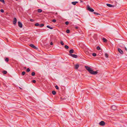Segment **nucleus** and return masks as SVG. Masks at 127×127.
I'll return each mask as SVG.
<instances>
[{
    "mask_svg": "<svg viewBox=\"0 0 127 127\" xmlns=\"http://www.w3.org/2000/svg\"><path fill=\"white\" fill-rule=\"evenodd\" d=\"M32 82L34 83H35L36 82V81L35 80H33L32 81Z\"/></svg>",
    "mask_w": 127,
    "mask_h": 127,
    "instance_id": "nucleus-38",
    "label": "nucleus"
},
{
    "mask_svg": "<svg viewBox=\"0 0 127 127\" xmlns=\"http://www.w3.org/2000/svg\"><path fill=\"white\" fill-rule=\"evenodd\" d=\"M30 21L31 22H32L34 21V20L33 19H30Z\"/></svg>",
    "mask_w": 127,
    "mask_h": 127,
    "instance_id": "nucleus-36",
    "label": "nucleus"
},
{
    "mask_svg": "<svg viewBox=\"0 0 127 127\" xmlns=\"http://www.w3.org/2000/svg\"><path fill=\"white\" fill-rule=\"evenodd\" d=\"M44 26V25L43 24H41L39 25V26L40 27H43Z\"/></svg>",
    "mask_w": 127,
    "mask_h": 127,
    "instance_id": "nucleus-19",
    "label": "nucleus"
},
{
    "mask_svg": "<svg viewBox=\"0 0 127 127\" xmlns=\"http://www.w3.org/2000/svg\"><path fill=\"white\" fill-rule=\"evenodd\" d=\"M25 73H25V71H23V72H22V74H21V75H24L25 74Z\"/></svg>",
    "mask_w": 127,
    "mask_h": 127,
    "instance_id": "nucleus-21",
    "label": "nucleus"
},
{
    "mask_svg": "<svg viewBox=\"0 0 127 127\" xmlns=\"http://www.w3.org/2000/svg\"><path fill=\"white\" fill-rule=\"evenodd\" d=\"M103 40L104 42H106L107 41V40L105 38H103L102 39Z\"/></svg>",
    "mask_w": 127,
    "mask_h": 127,
    "instance_id": "nucleus-14",
    "label": "nucleus"
},
{
    "mask_svg": "<svg viewBox=\"0 0 127 127\" xmlns=\"http://www.w3.org/2000/svg\"><path fill=\"white\" fill-rule=\"evenodd\" d=\"M96 49L97 50H99L100 49V47L99 46H98L97 47Z\"/></svg>",
    "mask_w": 127,
    "mask_h": 127,
    "instance_id": "nucleus-31",
    "label": "nucleus"
},
{
    "mask_svg": "<svg viewBox=\"0 0 127 127\" xmlns=\"http://www.w3.org/2000/svg\"><path fill=\"white\" fill-rule=\"evenodd\" d=\"M0 11L2 13H3L4 12V10L2 9H1V10H0Z\"/></svg>",
    "mask_w": 127,
    "mask_h": 127,
    "instance_id": "nucleus-37",
    "label": "nucleus"
},
{
    "mask_svg": "<svg viewBox=\"0 0 127 127\" xmlns=\"http://www.w3.org/2000/svg\"><path fill=\"white\" fill-rule=\"evenodd\" d=\"M56 20L55 19H53L52 20V22L54 23H55L56 22Z\"/></svg>",
    "mask_w": 127,
    "mask_h": 127,
    "instance_id": "nucleus-35",
    "label": "nucleus"
},
{
    "mask_svg": "<svg viewBox=\"0 0 127 127\" xmlns=\"http://www.w3.org/2000/svg\"><path fill=\"white\" fill-rule=\"evenodd\" d=\"M50 45H53V43L52 42H51L50 43Z\"/></svg>",
    "mask_w": 127,
    "mask_h": 127,
    "instance_id": "nucleus-40",
    "label": "nucleus"
},
{
    "mask_svg": "<svg viewBox=\"0 0 127 127\" xmlns=\"http://www.w3.org/2000/svg\"><path fill=\"white\" fill-rule=\"evenodd\" d=\"M70 56H71L72 57L74 58H77V55L75 54H70L69 55Z\"/></svg>",
    "mask_w": 127,
    "mask_h": 127,
    "instance_id": "nucleus-3",
    "label": "nucleus"
},
{
    "mask_svg": "<svg viewBox=\"0 0 127 127\" xmlns=\"http://www.w3.org/2000/svg\"><path fill=\"white\" fill-rule=\"evenodd\" d=\"M69 22L68 21L66 22L65 23V24L66 25H68L69 24Z\"/></svg>",
    "mask_w": 127,
    "mask_h": 127,
    "instance_id": "nucleus-34",
    "label": "nucleus"
},
{
    "mask_svg": "<svg viewBox=\"0 0 127 127\" xmlns=\"http://www.w3.org/2000/svg\"><path fill=\"white\" fill-rule=\"evenodd\" d=\"M0 1L2 2L3 3L5 4V1L4 0H0Z\"/></svg>",
    "mask_w": 127,
    "mask_h": 127,
    "instance_id": "nucleus-23",
    "label": "nucleus"
},
{
    "mask_svg": "<svg viewBox=\"0 0 127 127\" xmlns=\"http://www.w3.org/2000/svg\"><path fill=\"white\" fill-rule=\"evenodd\" d=\"M117 108V107L115 106L114 105L112 106L111 107V109L114 110H116Z\"/></svg>",
    "mask_w": 127,
    "mask_h": 127,
    "instance_id": "nucleus-5",
    "label": "nucleus"
},
{
    "mask_svg": "<svg viewBox=\"0 0 127 127\" xmlns=\"http://www.w3.org/2000/svg\"><path fill=\"white\" fill-rule=\"evenodd\" d=\"M26 71L27 72H29L30 71V69L29 68H28L27 69Z\"/></svg>",
    "mask_w": 127,
    "mask_h": 127,
    "instance_id": "nucleus-28",
    "label": "nucleus"
},
{
    "mask_svg": "<svg viewBox=\"0 0 127 127\" xmlns=\"http://www.w3.org/2000/svg\"><path fill=\"white\" fill-rule=\"evenodd\" d=\"M39 24L38 23H36L35 24V25L36 26H39Z\"/></svg>",
    "mask_w": 127,
    "mask_h": 127,
    "instance_id": "nucleus-24",
    "label": "nucleus"
},
{
    "mask_svg": "<svg viewBox=\"0 0 127 127\" xmlns=\"http://www.w3.org/2000/svg\"><path fill=\"white\" fill-rule=\"evenodd\" d=\"M94 14L97 15H100V14H99L98 13H97L96 12H94Z\"/></svg>",
    "mask_w": 127,
    "mask_h": 127,
    "instance_id": "nucleus-27",
    "label": "nucleus"
},
{
    "mask_svg": "<svg viewBox=\"0 0 127 127\" xmlns=\"http://www.w3.org/2000/svg\"><path fill=\"white\" fill-rule=\"evenodd\" d=\"M5 61L6 62H8L9 61L8 59L7 58H6L5 60Z\"/></svg>",
    "mask_w": 127,
    "mask_h": 127,
    "instance_id": "nucleus-32",
    "label": "nucleus"
},
{
    "mask_svg": "<svg viewBox=\"0 0 127 127\" xmlns=\"http://www.w3.org/2000/svg\"><path fill=\"white\" fill-rule=\"evenodd\" d=\"M52 93L53 95H55L56 94V91H52Z\"/></svg>",
    "mask_w": 127,
    "mask_h": 127,
    "instance_id": "nucleus-17",
    "label": "nucleus"
},
{
    "mask_svg": "<svg viewBox=\"0 0 127 127\" xmlns=\"http://www.w3.org/2000/svg\"><path fill=\"white\" fill-rule=\"evenodd\" d=\"M42 10L41 9H38L37 10V11L39 13H40L42 12Z\"/></svg>",
    "mask_w": 127,
    "mask_h": 127,
    "instance_id": "nucleus-15",
    "label": "nucleus"
},
{
    "mask_svg": "<svg viewBox=\"0 0 127 127\" xmlns=\"http://www.w3.org/2000/svg\"><path fill=\"white\" fill-rule=\"evenodd\" d=\"M60 43L62 45H64V43L63 42V41H62L61 40L60 41Z\"/></svg>",
    "mask_w": 127,
    "mask_h": 127,
    "instance_id": "nucleus-26",
    "label": "nucleus"
},
{
    "mask_svg": "<svg viewBox=\"0 0 127 127\" xmlns=\"http://www.w3.org/2000/svg\"><path fill=\"white\" fill-rule=\"evenodd\" d=\"M57 14V13H56V14Z\"/></svg>",
    "mask_w": 127,
    "mask_h": 127,
    "instance_id": "nucleus-44",
    "label": "nucleus"
},
{
    "mask_svg": "<svg viewBox=\"0 0 127 127\" xmlns=\"http://www.w3.org/2000/svg\"><path fill=\"white\" fill-rule=\"evenodd\" d=\"M118 51L121 54H123V51L121 49L118 48Z\"/></svg>",
    "mask_w": 127,
    "mask_h": 127,
    "instance_id": "nucleus-9",
    "label": "nucleus"
},
{
    "mask_svg": "<svg viewBox=\"0 0 127 127\" xmlns=\"http://www.w3.org/2000/svg\"><path fill=\"white\" fill-rule=\"evenodd\" d=\"M18 26L20 28L22 27V23L20 22H18Z\"/></svg>",
    "mask_w": 127,
    "mask_h": 127,
    "instance_id": "nucleus-6",
    "label": "nucleus"
},
{
    "mask_svg": "<svg viewBox=\"0 0 127 127\" xmlns=\"http://www.w3.org/2000/svg\"><path fill=\"white\" fill-rule=\"evenodd\" d=\"M100 125L101 126H103L105 125V122L103 121H102L99 123Z\"/></svg>",
    "mask_w": 127,
    "mask_h": 127,
    "instance_id": "nucleus-4",
    "label": "nucleus"
},
{
    "mask_svg": "<svg viewBox=\"0 0 127 127\" xmlns=\"http://www.w3.org/2000/svg\"><path fill=\"white\" fill-rule=\"evenodd\" d=\"M37 31L38 32H40V30H38Z\"/></svg>",
    "mask_w": 127,
    "mask_h": 127,
    "instance_id": "nucleus-41",
    "label": "nucleus"
},
{
    "mask_svg": "<svg viewBox=\"0 0 127 127\" xmlns=\"http://www.w3.org/2000/svg\"><path fill=\"white\" fill-rule=\"evenodd\" d=\"M105 55L106 58H108V55L107 53H106L105 54Z\"/></svg>",
    "mask_w": 127,
    "mask_h": 127,
    "instance_id": "nucleus-20",
    "label": "nucleus"
},
{
    "mask_svg": "<svg viewBox=\"0 0 127 127\" xmlns=\"http://www.w3.org/2000/svg\"><path fill=\"white\" fill-rule=\"evenodd\" d=\"M85 67L89 72L91 74L95 75L97 74L98 73L97 71H93L91 68L88 66H85Z\"/></svg>",
    "mask_w": 127,
    "mask_h": 127,
    "instance_id": "nucleus-1",
    "label": "nucleus"
},
{
    "mask_svg": "<svg viewBox=\"0 0 127 127\" xmlns=\"http://www.w3.org/2000/svg\"><path fill=\"white\" fill-rule=\"evenodd\" d=\"M55 87L58 90V89H59V87H58V86L57 85H56L55 86Z\"/></svg>",
    "mask_w": 127,
    "mask_h": 127,
    "instance_id": "nucleus-33",
    "label": "nucleus"
},
{
    "mask_svg": "<svg viewBox=\"0 0 127 127\" xmlns=\"http://www.w3.org/2000/svg\"><path fill=\"white\" fill-rule=\"evenodd\" d=\"M125 49H126V50H127V49H126V47H125Z\"/></svg>",
    "mask_w": 127,
    "mask_h": 127,
    "instance_id": "nucleus-43",
    "label": "nucleus"
},
{
    "mask_svg": "<svg viewBox=\"0 0 127 127\" xmlns=\"http://www.w3.org/2000/svg\"><path fill=\"white\" fill-rule=\"evenodd\" d=\"M87 9L89 11L91 12H94V10L93 9L90 7V6L88 5L87 6Z\"/></svg>",
    "mask_w": 127,
    "mask_h": 127,
    "instance_id": "nucleus-2",
    "label": "nucleus"
},
{
    "mask_svg": "<svg viewBox=\"0 0 127 127\" xmlns=\"http://www.w3.org/2000/svg\"><path fill=\"white\" fill-rule=\"evenodd\" d=\"M2 72L4 74H6L7 73V72L6 71L4 70Z\"/></svg>",
    "mask_w": 127,
    "mask_h": 127,
    "instance_id": "nucleus-22",
    "label": "nucleus"
},
{
    "mask_svg": "<svg viewBox=\"0 0 127 127\" xmlns=\"http://www.w3.org/2000/svg\"><path fill=\"white\" fill-rule=\"evenodd\" d=\"M19 88L21 89H22L21 88H20V87H19Z\"/></svg>",
    "mask_w": 127,
    "mask_h": 127,
    "instance_id": "nucleus-42",
    "label": "nucleus"
},
{
    "mask_svg": "<svg viewBox=\"0 0 127 127\" xmlns=\"http://www.w3.org/2000/svg\"><path fill=\"white\" fill-rule=\"evenodd\" d=\"M17 21V20L16 18L15 17L14 18V20L13 22V24L15 25Z\"/></svg>",
    "mask_w": 127,
    "mask_h": 127,
    "instance_id": "nucleus-8",
    "label": "nucleus"
},
{
    "mask_svg": "<svg viewBox=\"0 0 127 127\" xmlns=\"http://www.w3.org/2000/svg\"><path fill=\"white\" fill-rule=\"evenodd\" d=\"M73 51H74V50L72 49L71 50H70L69 51V53H70V54H72V53H73Z\"/></svg>",
    "mask_w": 127,
    "mask_h": 127,
    "instance_id": "nucleus-13",
    "label": "nucleus"
},
{
    "mask_svg": "<svg viewBox=\"0 0 127 127\" xmlns=\"http://www.w3.org/2000/svg\"><path fill=\"white\" fill-rule=\"evenodd\" d=\"M75 28L76 29H78L79 28V27H77V26L75 27Z\"/></svg>",
    "mask_w": 127,
    "mask_h": 127,
    "instance_id": "nucleus-39",
    "label": "nucleus"
},
{
    "mask_svg": "<svg viewBox=\"0 0 127 127\" xmlns=\"http://www.w3.org/2000/svg\"><path fill=\"white\" fill-rule=\"evenodd\" d=\"M46 27H47V28H49L50 29H53V27H51L49 26L48 25V26H47Z\"/></svg>",
    "mask_w": 127,
    "mask_h": 127,
    "instance_id": "nucleus-16",
    "label": "nucleus"
},
{
    "mask_svg": "<svg viewBox=\"0 0 127 127\" xmlns=\"http://www.w3.org/2000/svg\"><path fill=\"white\" fill-rule=\"evenodd\" d=\"M30 46L31 47L33 48L34 49H37V47H35L34 45L33 44H31L30 45Z\"/></svg>",
    "mask_w": 127,
    "mask_h": 127,
    "instance_id": "nucleus-7",
    "label": "nucleus"
},
{
    "mask_svg": "<svg viewBox=\"0 0 127 127\" xmlns=\"http://www.w3.org/2000/svg\"><path fill=\"white\" fill-rule=\"evenodd\" d=\"M35 73L34 72H33L32 73V76H34L35 75Z\"/></svg>",
    "mask_w": 127,
    "mask_h": 127,
    "instance_id": "nucleus-25",
    "label": "nucleus"
},
{
    "mask_svg": "<svg viewBox=\"0 0 127 127\" xmlns=\"http://www.w3.org/2000/svg\"><path fill=\"white\" fill-rule=\"evenodd\" d=\"M78 2L77 1L73 2H71V3L73 5H76V4L78 3Z\"/></svg>",
    "mask_w": 127,
    "mask_h": 127,
    "instance_id": "nucleus-12",
    "label": "nucleus"
},
{
    "mask_svg": "<svg viewBox=\"0 0 127 127\" xmlns=\"http://www.w3.org/2000/svg\"><path fill=\"white\" fill-rule=\"evenodd\" d=\"M79 65L78 64H76L74 66V68L75 69H77L79 67Z\"/></svg>",
    "mask_w": 127,
    "mask_h": 127,
    "instance_id": "nucleus-10",
    "label": "nucleus"
},
{
    "mask_svg": "<svg viewBox=\"0 0 127 127\" xmlns=\"http://www.w3.org/2000/svg\"><path fill=\"white\" fill-rule=\"evenodd\" d=\"M64 48L66 49H68L69 48V47L67 45L64 46Z\"/></svg>",
    "mask_w": 127,
    "mask_h": 127,
    "instance_id": "nucleus-18",
    "label": "nucleus"
},
{
    "mask_svg": "<svg viewBox=\"0 0 127 127\" xmlns=\"http://www.w3.org/2000/svg\"><path fill=\"white\" fill-rule=\"evenodd\" d=\"M81 2H82V1H81Z\"/></svg>",
    "mask_w": 127,
    "mask_h": 127,
    "instance_id": "nucleus-45",
    "label": "nucleus"
},
{
    "mask_svg": "<svg viewBox=\"0 0 127 127\" xmlns=\"http://www.w3.org/2000/svg\"><path fill=\"white\" fill-rule=\"evenodd\" d=\"M92 55L94 57L96 56V54L95 53H93L92 54Z\"/></svg>",
    "mask_w": 127,
    "mask_h": 127,
    "instance_id": "nucleus-29",
    "label": "nucleus"
},
{
    "mask_svg": "<svg viewBox=\"0 0 127 127\" xmlns=\"http://www.w3.org/2000/svg\"><path fill=\"white\" fill-rule=\"evenodd\" d=\"M70 30H67L66 31V32L67 33H69L70 32Z\"/></svg>",
    "mask_w": 127,
    "mask_h": 127,
    "instance_id": "nucleus-30",
    "label": "nucleus"
},
{
    "mask_svg": "<svg viewBox=\"0 0 127 127\" xmlns=\"http://www.w3.org/2000/svg\"><path fill=\"white\" fill-rule=\"evenodd\" d=\"M106 5L107 6L110 7H114L113 5L109 4H107Z\"/></svg>",
    "mask_w": 127,
    "mask_h": 127,
    "instance_id": "nucleus-11",
    "label": "nucleus"
}]
</instances>
